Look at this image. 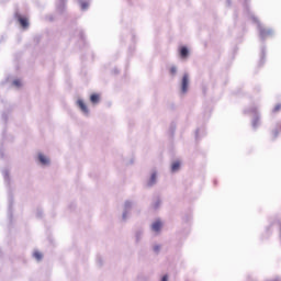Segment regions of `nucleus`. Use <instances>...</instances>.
<instances>
[{
  "label": "nucleus",
  "instance_id": "2",
  "mask_svg": "<svg viewBox=\"0 0 281 281\" xmlns=\"http://www.w3.org/2000/svg\"><path fill=\"white\" fill-rule=\"evenodd\" d=\"M179 55H180V58H182V60H186V58L190 56V50L186 46H181L179 48Z\"/></svg>",
  "mask_w": 281,
  "mask_h": 281
},
{
  "label": "nucleus",
  "instance_id": "11",
  "mask_svg": "<svg viewBox=\"0 0 281 281\" xmlns=\"http://www.w3.org/2000/svg\"><path fill=\"white\" fill-rule=\"evenodd\" d=\"M169 72L171 74V76H176L177 75V67H171L170 69H169Z\"/></svg>",
  "mask_w": 281,
  "mask_h": 281
},
{
  "label": "nucleus",
  "instance_id": "15",
  "mask_svg": "<svg viewBox=\"0 0 281 281\" xmlns=\"http://www.w3.org/2000/svg\"><path fill=\"white\" fill-rule=\"evenodd\" d=\"M258 124H259V119H255V121L252 122V126H258Z\"/></svg>",
  "mask_w": 281,
  "mask_h": 281
},
{
  "label": "nucleus",
  "instance_id": "16",
  "mask_svg": "<svg viewBox=\"0 0 281 281\" xmlns=\"http://www.w3.org/2000/svg\"><path fill=\"white\" fill-rule=\"evenodd\" d=\"M272 135L274 138L278 137V130L273 131Z\"/></svg>",
  "mask_w": 281,
  "mask_h": 281
},
{
  "label": "nucleus",
  "instance_id": "1",
  "mask_svg": "<svg viewBox=\"0 0 281 281\" xmlns=\"http://www.w3.org/2000/svg\"><path fill=\"white\" fill-rule=\"evenodd\" d=\"M188 85H190V77L188 76V74H184L181 83L182 93H188Z\"/></svg>",
  "mask_w": 281,
  "mask_h": 281
},
{
  "label": "nucleus",
  "instance_id": "7",
  "mask_svg": "<svg viewBox=\"0 0 281 281\" xmlns=\"http://www.w3.org/2000/svg\"><path fill=\"white\" fill-rule=\"evenodd\" d=\"M38 159H40L41 164H43L44 166H47V164H49V159L47 157H45V155H43V154L38 155Z\"/></svg>",
  "mask_w": 281,
  "mask_h": 281
},
{
  "label": "nucleus",
  "instance_id": "17",
  "mask_svg": "<svg viewBox=\"0 0 281 281\" xmlns=\"http://www.w3.org/2000/svg\"><path fill=\"white\" fill-rule=\"evenodd\" d=\"M161 281H168V276H164Z\"/></svg>",
  "mask_w": 281,
  "mask_h": 281
},
{
  "label": "nucleus",
  "instance_id": "12",
  "mask_svg": "<svg viewBox=\"0 0 281 281\" xmlns=\"http://www.w3.org/2000/svg\"><path fill=\"white\" fill-rule=\"evenodd\" d=\"M278 111H281V103H278V104L273 108V113H278Z\"/></svg>",
  "mask_w": 281,
  "mask_h": 281
},
{
  "label": "nucleus",
  "instance_id": "5",
  "mask_svg": "<svg viewBox=\"0 0 281 281\" xmlns=\"http://www.w3.org/2000/svg\"><path fill=\"white\" fill-rule=\"evenodd\" d=\"M77 104L83 113H89V109L87 108V104H85V101L78 100Z\"/></svg>",
  "mask_w": 281,
  "mask_h": 281
},
{
  "label": "nucleus",
  "instance_id": "13",
  "mask_svg": "<svg viewBox=\"0 0 281 281\" xmlns=\"http://www.w3.org/2000/svg\"><path fill=\"white\" fill-rule=\"evenodd\" d=\"M13 85H14V87H21V79H15L14 81H13Z\"/></svg>",
  "mask_w": 281,
  "mask_h": 281
},
{
  "label": "nucleus",
  "instance_id": "4",
  "mask_svg": "<svg viewBox=\"0 0 281 281\" xmlns=\"http://www.w3.org/2000/svg\"><path fill=\"white\" fill-rule=\"evenodd\" d=\"M161 227H162L161 221H156L151 225L153 232H161Z\"/></svg>",
  "mask_w": 281,
  "mask_h": 281
},
{
  "label": "nucleus",
  "instance_id": "8",
  "mask_svg": "<svg viewBox=\"0 0 281 281\" xmlns=\"http://www.w3.org/2000/svg\"><path fill=\"white\" fill-rule=\"evenodd\" d=\"M33 258H35V260H37L38 262H41V260H43V252L35 250L33 252Z\"/></svg>",
  "mask_w": 281,
  "mask_h": 281
},
{
  "label": "nucleus",
  "instance_id": "9",
  "mask_svg": "<svg viewBox=\"0 0 281 281\" xmlns=\"http://www.w3.org/2000/svg\"><path fill=\"white\" fill-rule=\"evenodd\" d=\"M179 168H181V162H179V161L172 162V165H171L172 172H177V170H179Z\"/></svg>",
  "mask_w": 281,
  "mask_h": 281
},
{
  "label": "nucleus",
  "instance_id": "3",
  "mask_svg": "<svg viewBox=\"0 0 281 281\" xmlns=\"http://www.w3.org/2000/svg\"><path fill=\"white\" fill-rule=\"evenodd\" d=\"M18 21H19L21 27H23L24 30H27V27H30V22L27 21V18L18 15Z\"/></svg>",
  "mask_w": 281,
  "mask_h": 281
},
{
  "label": "nucleus",
  "instance_id": "6",
  "mask_svg": "<svg viewBox=\"0 0 281 281\" xmlns=\"http://www.w3.org/2000/svg\"><path fill=\"white\" fill-rule=\"evenodd\" d=\"M90 101L92 102V104H98V102H100V94H98V93L91 94Z\"/></svg>",
  "mask_w": 281,
  "mask_h": 281
},
{
  "label": "nucleus",
  "instance_id": "14",
  "mask_svg": "<svg viewBox=\"0 0 281 281\" xmlns=\"http://www.w3.org/2000/svg\"><path fill=\"white\" fill-rule=\"evenodd\" d=\"M81 8H82V10H87V8H89V3L82 2Z\"/></svg>",
  "mask_w": 281,
  "mask_h": 281
},
{
  "label": "nucleus",
  "instance_id": "18",
  "mask_svg": "<svg viewBox=\"0 0 281 281\" xmlns=\"http://www.w3.org/2000/svg\"><path fill=\"white\" fill-rule=\"evenodd\" d=\"M154 250H155V251H159V246H155V247H154Z\"/></svg>",
  "mask_w": 281,
  "mask_h": 281
},
{
  "label": "nucleus",
  "instance_id": "10",
  "mask_svg": "<svg viewBox=\"0 0 281 281\" xmlns=\"http://www.w3.org/2000/svg\"><path fill=\"white\" fill-rule=\"evenodd\" d=\"M156 181H157V173H153L150 177L149 186L155 184Z\"/></svg>",
  "mask_w": 281,
  "mask_h": 281
}]
</instances>
